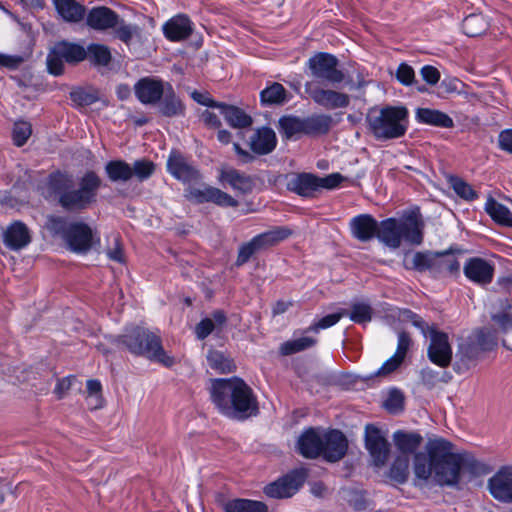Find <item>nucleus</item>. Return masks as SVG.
<instances>
[{"mask_svg":"<svg viewBox=\"0 0 512 512\" xmlns=\"http://www.w3.org/2000/svg\"><path fill=\"white\" fill-rule=\"evenodd\" d=\"M324 431L314 428L305 430L298 440V451L306 458H315L322 454Z\"/></svg>","mask_w":512,"mask_h":512,"instance_id":"nucleus-17","label":"nucleus"},{"mask_svg":"<svg viewBox=\"0 0 512 512\" xmlns=\"http://www.w3.org/2000/svg\"><path fill=\"white\" fill-rule=\"evenodd\" d=\"M75 381H76L75 376H67L62 379H59L54 388V393L59 398H62L65 395V393L72 387V385Z\"/></svg>","mask_w":512,"mask_h":512,"instance_id":"nucleus-61","label":"nucleus"},{"mask_svg":"<svg viewBox=\"0 0 512 512\" xmlns=\"http://www.w3.org/2000/svg\"><path fill=\"white\" fill-rule=\"evenodd\" d=\"M32 134V127L29 122L19 121L14 124L13 141L15 145L22 146Z\"/></svg>","mask_w":512,"mask_h":512,"instance_id":"nucleus-46","label":"nucleus"},{"mask_svg":"<svg viewBox=\"0 0 512 512\" xmlns=\"http://www.w3.org/2000/svg\"><path fill=\"white\" fill-rule=\"evenodd\" d=\"M370 131L377 140L404 136L409 126V113L404 106L373 107L367 114Z\"/></svg>","mask_w":512,"mask_h":512,"instance_id":"nucleus-4","label":"nucleus"},{"mask_svg":"<svg viewBox=\"0 0 512 512\" xmlns=\"http://www.w3.org/2000/svg\"><path fill=\"white\" fill-rule=\"evenodd\" d=\"M404 397L403 394L397 390L392 389L389 391L386 400L384 401V407L390 413H397L403 408Z\"/></svg>","mask_w":512,"mask_h":512,"instance_id":"nucleus-50","label":"nucleus"},{"mask_svg":"<svg viewBox=\"0 0 512 512\" xmlns=\"http://www.w3.org/2000/svg\"><path fill=\"white\" fill-rule=\"evenodd\" d=\"M261 101L264 104H282L287 101L285 88L279 83H273L260 93Z\"/></svg>","mask_w":512,"mask_h":512,"instance_id":"nucleus-43","label":"nucleus"},{"mask_svg":"<svg viewBox=\"0 0 512 512\" xmlns=\"http://www.w3.org/2000/svg\"><path fill=\"white\" fill-rule=\"evenodd\" d=\"M132 167V176H135L139 181L149 178L155 169L153 162L148 160H137Z\"/></svg>","mask_w":512,"mask_h":512,"instance_id":"nucleus-47","label":"nucleus"},{"mask_svg":"<svg viewBox=\"0 0 512 512\" xmlns=\"http://www.w3.org/2000/svg\"><path fill=\"white\" fill-rule=\"evenodd\" d=\"M163 32L171 41L186 39L192 32V23L188 17L177 15L163 25Z\"/></svg>","mask_w":512,"mask_h":512,"instance_id":"nucleus-27","label":"nucleus"},{"mask_svg":"<svg viewBox=\"0 0 512 512\" xmlns=\"http://www.w3.org/2000/svg\"><path fill=\"white\" fill-rule=\"evenodd\" d=\"M306 92L319 105L327 109L344 108L349 104V96L334 90L316 87L313 83H306Z\"/></svg>","mask_w":512,"mask_h":512,"instance_id":"nucleus-16","label":"nucleus"},{"mask_svg":"<svg viewBox=\"0 0 512 512\" xmlns=\"http://www.w3.org/2000/svg\"><path fill=\"white\" fill-rule=\"evenodd\" d=\"M494 345V340L487 337L484 331H477L460 345L459 353L462 355L463 362L468 365L478 359L484 351L492 349Z\"/></svg>","mask_w":512,"mask_h":512,"instance_id":"nucleus-15","label":"nucleus"},{"mask_svg":"<svg viewBox=\"0 0 512 512\" xmlns=\"http://www.w3.org/2000/svg\"><path fill=\"white\" fill-rule=\"evenodd\" d=\"M306 471L298 469L268 484L264 493L270 498H287L294 495L303 485L306 479Z\"/></svg>","mask_w":512,"mask_h":512,"instance_id":"nucleus-10","label":"nucleus"},{"mask_svg":"<svg viewBox=\"0 0 512 512\" xmlns=\"http://www.w3.org/2000/svg\"><path fill=\"white\" fill-rule=\"evenodd\" d=\"M342 180V175H340L339 173H333L326 177L319 178V187L326 189H334L341 183Z\"/></svg>","mask_w":512,"mask_h":512,"instance_id":"nucleus-62","label":"nucleus"},{"mask_svg":"<svg viewBox=\"0 0 512 512\" xmlns=\"http://www.w3.org/2000/svg\"><path fill=\"white\" fill-rule=\"evenodd\" d=\"M86 23L94 30L105 31L115 28L119 23V16L110 8L99 6L86 12Z\"/></svg>","mask_w":512,"mask_h":512,"instance_id":"nucleus-18","label":"nucleus"},{"mask_svg":"<svg viewBox=\"0 0 512 512\" xmlns=\"http://www.w3.org/2000/svg\"><path fill=\"white\" fill-rule=\"evenodd\" d=\"M498 141L502 150L512 154V129L502 131Z\"/></svg>","mask_w":512,"mask_h":512,"instance_id":"nucleus-63","label":"nucleus"},{"mask_svg":"<svg viewBox=\"0 0 512 512\" xmlns=\"http://www.w3.org/2000/svg\"><path fill=\"white\" fill-rule=\"evenodd\" d=\"M410 343V338L406 333H399L398 344L395 353L382 364V366L375 372V375L386 376L395 371L403 362L409 349Z\"/></svg>","mask_w":512,"mask_h":512,"instance_id":"nucleus-25","label":"nucleus"},{"mask_svg":"<svg viewBox=\"0 0 512 512\" xmlns=\"http://www.w3.org/2000/svg\"><path fill=\"white\" fill-rule=\"evenodd\" d=\"M451 184L455 193L460 197L466 200H472L475 198V192L473 191L471 186L464 182L463 180L459 178H454L452 179Z\"/></svg>","mask_w":512,"mask_h":512,"instance_id":"nucleus-54","label":"nucleus"},{"mask_svg":"<svg viewBox=\"0 0 512 512\" xmlns=\"http://www.w3.org/2000/svg\"><path fill=\"white\" fill-rule=\"evenodd\" d=\"M208 365L219 373H229L235 369V364L225 353L211 350L207 355Z\"/></svg>","mask_w":512,"mask_h":512,"instance_id":"nucleus-39","label":"nucleus"},{"mask_svg":"<svg viewBox=\"0 0 512 512\" xmlns=\"http://www.w3.org/2000/svg\"><path fill=\"white\" fill-rule=\"evenodd\" d=\"M485 211L498 224L512 227V201L506 200L504 203L492 198L485 203Z\"/></svg>","mask_w":512,"mask_h":512,"instance_id":"nucleus-30","label":"nucleus"},{"mask_svg":"<svg viewBox=\"0 0 512 512\" xmlns=\"http://www.w3.org/2000/svg\"><path fill=\"white\" fill-rule=\"evenodd\" d=\"M307 66L311 76L329 84H337L344 80V73L337 68L338 60L328 53H317L309 58Z\"/></svg>","mask_w":512,"mask_h":512,"instance_id":"nucleus-9","label":"nucleus"},{"mask_svg":"<svg viewBox=\"0 0 512 512\" xmlns=\"http://www.w3.org/2000/svg\"><path fill=\"white\" fill-rule=\"evenodd\" d=\"M373 310L369 303L365 301H355L351 304L350 311H346V315L351 321L365 325L372 320Z\"/></svg>","mask_w":512,"mask_h":512,"instance_id":"nucleus-37","label":"nucleus"},{"mask_svg":"<svg viewBox=\"0 0 512 512\" xmlns=\"http://www.w3.org/2000/svg\"><path fill=\"white\" fill-rule=\"evenodd\" d=\"M354 237L361 241H368L378 233L379 224L370 215H359L354 217L350 223Z\"/></svg>","mask_w":512,"mask_h":512,"instance_id":"nucleus-28","label":"nucleus"},{"mask_svg":"<svg viewBox=\"0 0 512 512\" xmlns=\"http://www.w3.org/2000/svg\"><path fill=\"white\" fill-rule=\"evenodd\" d=\"M415 118L419 123L442 128H451L454 125L450 116L436 109L418 108L415 112Z\"/></svg>","mask_w":512,"mask_h":512,"instance_id":"nucleus-31","label":"nucleus"},{"mask_svg":"<svg viewBox=\"0 0 512 512\" xmlns=\"http://www.w3.org/2000/svg\"><path fill=\"white\" fill-rule=\"evenodd\" d=\"M164 99L160 104V111L163 115L172 117L183 114L184 106L175 95L173 88L167 84V90L163 94Z\"/></svg>","mask_w":512,"mask_h":512,"instance_id":"nucleus-34","label":"nucleus"},{"mask_svg":"<svg viewBox=\"0 0 512 512\" xmlns=\"http://www.w3.org/2000/svg\"><path fill=\"white\" fill-rule=\"evenodd\" d=\"M396 78L401 84L405 86L411 85L415 79L413 68L406 63H401L397 68Z\"/></svg>","mask_w":512,"mask_h":512,"instance_id":"nucleus-55","label":"nucleus"},{"mask_svg":"<svg viewBox=\"0 0 512 512\" xmlns=\"http://www.w3.org/2000/svg\"><path fill=\"white\" fill-rule=\"evenodd\" d=\"M166 90L167 84L153 78H143L135 85V94L139 101L144 104L159 101Z\"/></svg>","mask_w":512,"mask_h":512,"instance_id":"nucleus-19","label":"nucleus"},{"mask_svg":"<svg viewBox=\"0 0 512 512\" xmlns=\"http://www.w3.org/2000/svg\"><path fill=\"white\" fill-rule=\"evenodd\" d=\"M219 110L231 127L244 128L252 123L251 117L237 107L221 104Z\"/></svg>","mask_w":512,"mask_h":512,"instance_id":"nucleus-32","label":"nucleus"},{"mask_svg":"<svg viewBox=\"0 0 512 512\" xmlns=\"http://www.w3.org/2000/svg\"><path fill=\"white\" fill-rule=\"evenodd\" d=\"M488 490L496 500L512 503V466L501 467L488 480Z\"/></svg>","mask_w":512,"mask_h":512,"instance_id":"nucleus-14","label":"nucleus"},{"mask_svg":"<svg viewBox=\"0 0 512 512\" xmlns=\"http://www.w3.org/2000/svg\"><path fill=\"white\" fill-rule=\"evenodd\" d=\"M53 5L58 16L67 23L77 24L86 16V8L75 0H53Z\"/></svg>","mask_w":512,"mask_h":512,"instance_id":"nucleus-23","label":"nucleus"},{"mask_svg":"<svg viewBox=\"0 0 512 512\" xmlns=\"http://www.w3.org/2000/svg\"><path fill=\"white\" fill-rule=\"evenodd\" d=\"M115 28L117 37L127 45H130V41L136 32V28L131 25L124 24V22L120 20L118 26Z\"/></svg>","mask_w":512,"mask_h":512,"instance_id":"nucleus-56","label":"nucleus"},{"mask_svg":"<svg viewBox=\"0 0 512 512\" xmlns=\"http://www.w3.org/2000/svg\"><path fill=\"white\" fill-rule=\"evenodd\" d=\"M218 180L223 185H229L233 190L247 193L253 188L252 179L232 167H222Z\"/></svg>","mask_w":512,"mask_h":512,"instance_id":"nucleus-24","label":"nucleus"},{"mask_svg":"<svg viewBox=\"0 0 512 512\" xmlns=\"http://www.w3.org/2000/svg\"><path fill=\"white\" fill-rule=\"evenodd\" d=\"M275 132L268 127H262L255 131L250 139L251 150L259 155L270 153L276 146Z\"/></svg>","mask_w":512,"mask_h":512,"instance_id":"nucleus-29","label":"nucleus"},{"mask_svg":"<svg viewBox=\"0 0 512 512\" xmlns=\"http://www.w3.org/2000/svg\"><path fill=\"white\" fill-rule=\"evenodd\" d=\"M31 241L30 232L25 224L16 221L9 225L4 232V243L13 250L27 246Z\"/></svg>","mask_w":512,"mask_h":512,"instance_id":"nucleus-26","label":"nucleus"},{"mask_svg":"<svg viewBox=\"0 0 512 512\" xmlns=\"http://www.w3.org/2000/svg\"><path fill=\"white\" fill-rule=\"evenodd\" d=\"M397 454L412 459L418 480L440 486L470 482L487 473V466L467 451H457L443 438L430 439L420 451L423 437L417 432L397 430L392 435Z\"/></svg>","mask_w":512,"mask_h":512,"instance_id":"nucleus-1","label":"nucleus"},{"mask_svg":"<svg viewBox=\"0 0 512 512\" xmlns=\"http://www.w3.org/2000/svg\"><path fill=\"white\" fill-rule=\"evenodd\" d=\"M429 336L428 357L430 361L440 367L448 366L452 359V348L448 335L431 329L429 330Z\"/></svg>","mask_w":512,"mask_h":512,"instance_id":"nucleus-13","label":"nucleus"},{"mask_svg":"<svg viewBox=\"0 0 512 512\" xmlns=\"http://www.w3.org/2000/svg\"><path fill=\"white\" fill-rule=\"evenodd\" d=\"M258 250L261 249L256 244L253 238L249 242L243 244L238 252L237 265H242L246 263L251 258V256Z\"/></svg>","mask_w":512,"mask_h":512,"instance_id":"nucleus-53","label":"nucleus"},{"mask_svg":"<svg viewBox=\"0 0 512 512\" xmlns=\"http://www.w3.org/2000/svg\"><path fill=\"white\" fill-rule=\"evenodd\" d=\"M45 226L51 233L61 236L75 253H86L100 244L97 231L82 221H66L61 217L49 216Z\"/></svg>","mask_w":512,"mask_h":512,"instance_id":"nucleus-5","label":"nucleus"},{"mask_svg":"<svg viewBox=\"0 0 512 512\" xmlns=\"http://www.w3.org/2000/svg\"><path fill=\"white\" fill-rule=\"evenodd\" d=\"M316 341L317 340L315 338L310 336H301L298 338H294L284 342L280 347V352L283 355L294 354L312 347L313 345H315Z\"/></svg>","mask_w":512,"mask_h":512,"instance_id":"nucleus-44","label":"nucleus"},{"mask_svg":"<svg viewBox=\"0 0 512 512\" xmlns=\"http://www.w3.org/2000/svg\"><path fill=\"white\" fill-rule=\"evenodd\" d=\"M291 188L301 196H308L319 188V178L311 174L298 175L291 182Z\"/></svg>","mask_w":512,"mask_h":512,"instance_id":"nucleus-40","label":"nucleus"},{"mask_svg":"<svg viewBox=\"0 0 512 512\" xmlns=\"http://www.w3.org/2000/svg\"><path fill=\"white\" fill-rule=\"evenodd\" d=\"M489 27L488 19L481 13L470 14L464 20L462 28L469 37H476L483 34Z\"/></svg>","mask_w":512,"mask_h":512,"instance_id":"nucleus-33","label":"nucleus"},{"mask_svg":"<svg viewBox=\"0 0 512 512\" xmlns=\"http://www.w3.org/2000/svg\"><path fill=\"white\" fill-rule=\"evenodd\" d=\"M167 167L170 174L184 183L196 182L199 173L185 158L178 153H171Z\"/></svg>","mask_w":512,"mask_h":512,"instance_id":"nucleus-21","label":"nucleus"},{"mask_svg":"<svg viewBox=\"0 0 512 512\" xmlns=\"http://www.w3.org/2000/svg\"><path fill=\"white\" fill-rule=\"evenodd\" d=\"M280 126L287 137L294 136L300 130V122L293 117H284L280 119Z\"/></svg>","mask_w":512,"mask_h":512,"instance_id":"nucleus-57","label":"nucleus"},{"mask_svg":"<svg viewBox=\"0 0 512 512\" xmlns=\"http://www.w3.org/2000/svg\"><path fill=\"white\" fill-rule=\"evenodd\" d=\"M122 342L131 352L146 355L166 367L175 363L174 358L163 350L160 338L143 328H131L122 336Z\"/></svg>","mask_w":512,"mask_h":512,"instance_id":"nucleus-7","label":"nucleus"},{"mask_svg":"<svg viewBox=\"0 0 512 512\" xmlns=\"http://www.w3.org/2000/svg\"><path fill=\"white\" fill-rule=\"evenodd\" d=\"M185 197L195 203L212 202L224 207H234L237 205V201L229 194L209 185L189 186L185 189Z\"/></svg>","mask_w":512,"mask_h":512,"instance_id":"nucleus-11","label":"nucleus"},{"mask_svg":"<svg viewBox=\"0 0 512 512\" xmlns=\"http://www.w3.org/2000/svg\"><path fill=\"white\" fill-rule=\"evenodd\" d=\"M493 273L494 267L482 258H470L464 265L465 276L477 284L485 285L490 283Z\"/></svg>","mask_w":512,"mask_h":512,"instance_id":"nucleus-20","label":"nucleus"},{"mask_svg":"<svg viewBox=\"0 0 512 512\" xmlns=\"http://www.w3.org/2000/svg\"><path fill=\"white\" fill-rule=\"evenodd\" d=\"M86 51L90 61L96 65L106 66L111 60V52L105 45L91 44Z\"/></svg>","mask_w":512,"mask_h":512,"instance_id":"nucleus-45","label":"nucleus"},{"mask_svg":"<svg viewBox=\"0 0 512 512\" xmlns=\"http://www.w3.org/2000/svg\"><path fill=\"white\" fill-rule=\"evenodd\" d=\"M225 512H267V506L260 501L234 499L224 504Z\"/></svg>","mask_w":512,"mask_h":512,"instance_id":"nucleus-35","label":"nucleus"},{"mask_svg":"<svg viewBox=\"0 0 512 512\" xmlns=\"http://www.w3.org/2000/svg\"><path fill=\"white\" fill-rule=\"evenodd\" d=\"M109 179L113 182L128 181L132 177V167L121 160L110 161L105 167Z\"/></svg>","mask_w":512,"mask_h":512,"instance_id":"nucleus-41","label":"nucleus"},{"mask_svg":"<svg viewBox=\"0 0 512 512\" xmlns=\"http://www.w3.org/2000/svg\"><path fill=\"white\" fill-rule=\"evenodd\" d=\"M346 315V310H342L337 313L329 314L324 317H322L319 321H317L314 325L310 327L311 331L318 332L321 329H327L329 327H332L338 321Z\"/></svg>","mask_w":512,"mask_h":512,"instance_id":"nucleus-52","label":"nucleus"},{"mask_svg":"<svg viewBox=\"0 0 512 512\" xmlns=\"http://www.w3.org/2000/svg\"><path fill=\"white\" fill-rule=\"evenodd\" d=\"M290 234L291 232L289 229L285 227H277L275 229L259 234L253 239L260 249H264L286 239Z\"/></svg>","mask_w":512,"mask_h":512,"instance_id":"nucleus-38","label":"nucleus"},{"mask_svg":"<svg viewBox=\"0 0 512 512\" xmlns=\"http://www.w3.org/2000/svg\"><path fill=\"white\" fill-rule=\"evenodd\" d=\"M377 238L386 246L396 249L402 240L418 245L422 242V224L415 215H409L401 220L388 218L379 223Z\"/></svg>","mask_w":512,"mask_h":512,"instance_id":"nucleus-6","label":"nucleus"},{"mask_svg":"<svg viewBox=\"0 0 512 512\" xmlns=\"http://www.w3.org/2000/svg\"><path fill=\"white\" fill-rule=\"evenodd\" d=\"M86 388H87V395H89V398L90 399L95 398V403H90V408L91 409L101 408L103 405V399H102V394H101L102 386H101L100 381L95 380V379H90L87 381Z\"/></svg>","mask_w":512,"mask_h":512,"instance_id":"nucleus-49","label":"nucleus"},{"mask_svg":"<svg viewBox=\"0 0 512 512\" xmlns=\"http://www.w3.org/2000/svg\"><path fill=\"white\" fill-rule=\"evenodd\" d=\"M420 74L424 81L430 85H435L440 80V72L431 65H425L421 68Z\"/></svg>","mask_w":512,"mask_h":512,"instance_id":"nucleus-59","label":"nucleus"},{"mask_svg":"<svg viewBox=\"0 0 512 512\" xmlns=\"http://www.w3.org/2000/svg\"><path fill=\"white\" fill-rule=\"evenodd\" d=\"M411 458L396 455L389 469V478L397 483H405L410 474Z\"/></svg>","mask_w":512,"mask_h":512,"instance_id":"nucleus-36","label":"nucleus"},{"mask_svg":"<svg viewBox=\"0 0 512 512\" xmlns=\"http://www.w3.org/2000/svg\"><path fill=\"white\" fill-rule=\"evenodd\" d=\"M87 57L86 49L78 44L68 41L56 43L47 56V69L50 74L58 76L62 74L64 62L78 63Z\"/></svg>","mask_w":512,"mask_h":512,"instance_id":"nucleus-8","label":"nucleus"},{"mask_svg":"<svg viewBox=\"0 0 512 512\" xmlns=\"http://www.w3.org/2000/svg\"><path fill=\"white\" fill-rule=\"evenodd\" d=\"M48 183L58 194L63 208L77 211L96 202L101 180L96 173L88 171L78 180L77 185H73L70 175L56 172L50 175Z\"/></svg>","mask_w":512,"mask_h":512,"instance_id":"nucleus-3","label":"nucleus"},{"mask_svg":"<svg viewBox=\"0 0 512 512\" xmlns=\"http://www.w3.org/2000/svg\"><path fill=\"white\" fill-rule=\"evenodd\" d=\"M210 397L218 412L230 419L245 420L258 413L253 390L238 377L214 379Z\"/></svg>","mask_w":512,"mask_h":512,"instance_id":"nucleus-2","label":"nucleus"},{"mask_svg":"<svg viewBox=\"0 0 512 512\" xmlns=\"http://www.w3.org/2000/svg\"><path fill=\"white\" fill-rule=\"evenodd\" d=\"M226 317L223 312L216 311L212 318L203 319L195 329L199 339H205L213 330L220 328L225 323Z\"/></svg>","mask_w":512,"mask_h":512,"instance_id":"nucleus-42","label":"nucleus"},{"mask_svg":"<svg viewBox=\"0 0 512 512\" xmlns=\"http://www.w3.org/2000/svg\"><path fill=\"white\" fill-rule=\"evenodd\" d=\"M405 265L416 270H425L431 265V258L428 254L416 252L411 257L406 256Z\"/></svg>","mask_w":512,"mask_h":512,"instance_id":"nucleus-48","label":"nucleus"},{"mask_svg":"<svg viewBox=\"0 0 512 512\" xmlns=\"http://www.w3.org/2000/svg\"><path fill=\"white\" fill-rule=\"evenodd\" d=\"M330 118L327 116H316L312 117L308 120V123L311 127L315 128L318 131L325 132L329 127Z\"/></svg>","mask_w":512,"mask_h":512,"instance_id":"nucleus-64","label":"nucleus"},{"mask_svg":"<svg viewBox=\"0 0 512 512\" xmlns=\"http://www.w3.org/2000/svg\"><path fill=\"white\" fill-rule=\"evenodd\" d=\"M347 450V440L342 432L331 430L324 433V445L322 454L328 461L334 462L341 459Z\"/></svg>","mask_w":512,"mask_h":512,"instance_id":"nucleus-22","label":"nucleus"},{"mask_svg":"<svg viewBox=\"0 0 512 512\" xmlns=\"http://www.w3.org/2000/svg\"><path fill=\"white\" fill-rule=\"evenodd\" d=\"M397 314H398V319L401 322L411 323L413 326L418 328L423 333L424 336L427 335L426 324L422 320V318L419 317L417 314L411 312L410 310H406V309L398 310Z\"/></svg>","mask_w":512,"mask_h":512,"instance_id":"nucleus-51","label":"nucleus"},{"mask_svg":"<svg viewBox=\"0 0 512 512\" xmlns=\"http://www.w3.org/2000/svg\"><path fill=\"white\" fill-rule=\"evenodd\" d=\"M365 446L370 453L373 464L376 467L384 466L390 452V447L381 430L375 426L367 425L365 428Z\"/></svg>","mask_w":512,"mask_h":512,"instance_id":"nucleus-12","label":"nucleus"},{"mask_svg":"<svg viewBox=\"0 0 512 512\" xmlns=\"http://www.w3.org/2000/svg\"><path fill=\"white\" fill-rule=\"evenodd\" d=\"M492 319L502 331L506 332L512 329V314L510 312L505 311L501 314H495Z\"/></svg>","mask_w":512,"mask_h":512,"instance_id":"nucleus-60","label":"nucleus"},{"mask_svg":"<svg viewBox=\"0 0 512 512\" xmlns=\"http://www.w3.org/2000/svg\"><path fill=\"white\" fill-rule=\"evenodd\" d=\"M106 255L109 260L117 262V263H123L124 262V253L122 250V247L119 243L118 238L115 236L113 237V247H109L106 251Z\"/></svg>","mask_w":512,"mask_h":512,"instance_id":"nucleus-58","label":"nucleus"}]
</instances>
